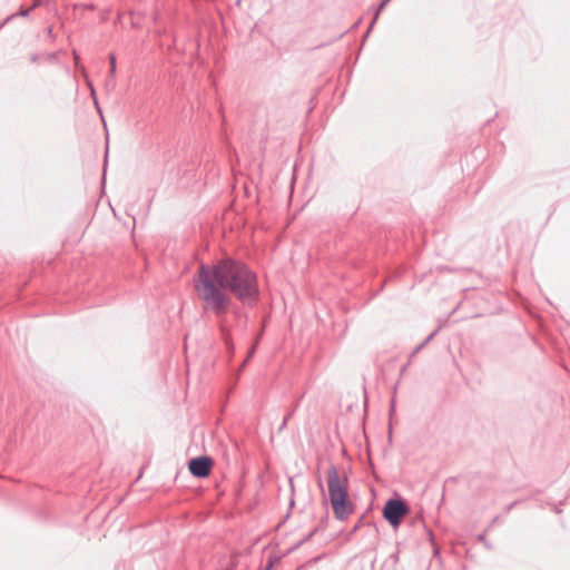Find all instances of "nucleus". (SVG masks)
<instances>
[{"mask_svg": "<svg viewBox=\"0 0 570 570\" xmlns=\"http://www.w3.org/2000/svg\"><path fill=\"white\" fill-rule=\"evenodd\" d=\"M194 287L203 309L217 317L229 309L228 293L243 303L255 302L259 295L256 275L244 263L233 258H223L212 265L200 264Z\"/></svg>", "mask_w": 570, "mask_h": 570, "instance_id": "nucleus-1", "label": "nucleus"}, {"mask_svg": "<svg viewBox=\"0 0 570 570\" xmlns=\"http://www.w3.org/2000/svg\"><path fill=\"white\" fill-rule=\"evenodd\" d=\"M326 483L334 517L341 521L346 520L354 511V504L348 498L347 475L331 464L326 471Z\"/></svg>", "mask_w": 570, "mask_h": 570, "instance_id": "nucleus-2", "label": "nucleus"}, {"mask_svg": "<svg viewBox=\"0 0 570 570\" xmlns=\"http://www.w3.org/2000/svg\"><path fill=\"white\" fill-rule=\"evenodd\" d=\"M409 512V508L401 499H390L383 509V517L390 524L397 527L402 518Z\"/></svg>", "mask_w": 570, "mask_h": 570, "instance_id": "nucleus-3", "label": "nucleus"}, {"mask_svg": "<svg viewBox=\"0 0 570 570\" xmlns=\"http://www.w3.org/2000/svg\"><path fill=\"white\" fill-rule=\"evenodd\" d=\"M213 461L208 456H198L189 461V471L196 478H206L210 473Z\"/></svg>", "mask_w": 570, "mask_h": 570, "instance_id": "nucleus-4", "label": "nucleus"}, {"mask_svg": "<svg viewBox=\"0 0 570 570\" xmlns=\"http://www.w3.org/2000/svg\"><path fill=\"white\" fill-rule=\"evenodd\" d=\"M390 1H391V0H383V1L380 3V6H379V8H377V10H376V12H375L374 19H373V21H372V23H371V27L373 26V23H374V22H375V20L377 19V17H379L380 12H381V11H382L386 6H387V3H389Z\"/></svg>", "mask_w": 570, "mask_h": 570, "instance_id": "nucleus-5", "label": "nucleus"}, {"mask_svg": "<svg viewBox=\"0 0 570 570\" xmlns=\"http://www.w3.org/2000/svg\"><path fill=\"white\" fill-rule=\"evenodd\" d=\"M109 61H110V75L114 76L116 72V57L114 55H110Z\"/></svg>", "mask_w": 570, "mask_h": 570, "instance_id": "nucleus-6", "label": "nucleus"}, {"mask_svg": "<svg viewBox=\"0 0 570 570\" xmlns=\"http://www.w3.org/2000/svg\"><path fill=\"white\" fill-rule=\"evenodd\" d=\"M273 566H274V559H273V558H271V559L268 560V562H267V564H266V567H265V569H264V570H272Z\"/></svg>", "mask_w": 570, "mask_h": 570, "instance_id": "nucleus-7", "label": "nucleus"}, {"mask_svg": "<svg viewBox=\"0 0 570 570\" xmlns=\"http://www.w3.org/2000/svg\"><path fill=\"white\" fill-rule=\"evenodd\" d=\"M255 347H256V345H254V346L252 347V350H250V351H249V353H248L247 358L244 361V363H243V365H242V366H244V365L246 364V362L248 361V358H249V357H252V355H253V354H254V352H255Z\"/></svg>", "mask_w": 570, "mask_h": 570, "instance_id": "nucleus-8", "label": "nucleus"}, {"mask_svg": "<svg viewBox=\"0 0 570 570\" xmlns=\"http://www.w3.org/2000/svg\"><path fill=\"white\" fill-rule=\"evenodd\" d=\"M29 11H30L29 9H27V10H22V11L20 12V16L26 17V16H28V14H29Z\"/></svg>", "mask_w": 570, "mask_h": 570, "instance_id": "nucleus-9", "label": "nucleus"}, {"mask_svg": "<svg viewBox=\"0 0 570 570\" xmlns=\"http://www.w3.org/2000/svg\"><path fill=\"white\" fill-rule=\"evenodd\" d=\"M108 157V145H106V148H105V158L107 159Z\"/></svg>", "mask_w": 570, "mask_h": 570, "instance_id": "nucleus-10", "label": "nucleus"}]
</instances>
